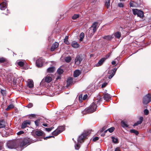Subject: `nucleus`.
I'll return each instance as SVG.
<instances>
[{
    "label": "nucleus",
    "instance_id": "52",
    "mask_svg": "<svg viewBox=\"0 0 151 151\" xmlns=\"http://www.w3.org/2000/svg\"><path fill=\"white\" fill-rule=\"evenodd\" d=\"M88 95L87 94H85L84 95L83 97V100H86L88 98Z\"/></svg>",
    "mask_w": 151,
    "mask_h": 151
},
{
    "label": "nucleus",
    "instance_id": "26",
    "mask_svg": "<svg viewBox=\"0 0 151 151\" xmlns=\"http://www.w3.org/2000/svg\"><path fill=\"white\" fill-rule=\"evenodd\" d=\"M6 125L4 124V122L3 120L0 121V128H4Z\"/></svg>",
    "mask_w": 151,
    "mask_h": 151
},
{
    "label": "nucleus",
    "instance_id": "59",
    "mask_svg": "<svg viewBox=\"0 0 151 151\" xmlns=\"http://www.w3.org/2000/svg\"><path fill=\"white\" fill-rule=\"evenodd\" d=\"M33 106V104H28L26 106V107H27L29 108H30L32 107Z\"/></svg>",
    "mask_w": 151,
    "mask_h": 151
},
{
    "label": "nucleus",
    "instance_id": "6",
    "mask_svg": "<svg viewBox=\"0 0 151 151\" xmlns=\"http://www.w3.org/2000/svg\"><path fill=\"white\" fill-rule=\"evenodd\" d=\"M45 62L44 59L42 58H40L36 61V64L37 66L38 67H41L43 65V63Z\"/></svg>",
    "mask_w": 151,
    "mask_h": 151
},
{
    "label": "nucleus",
    "instance_id": "36",
    "mask_svg": "<svg viewBox=\"0 0 151 151\" xmlns=\"http://www.w3.org/2000/svg\"><path fill=\"white\" fill-rule=\"evenodd\" d=\"M105 5L108 8L110 6V0H106Z\"/></svg>",
    "mask_w": 151,
    "mask_h": 151
},
{
    "label": "nucleus",
    "instance_id": "2",
    "mask_svg": "<svg viewBox=\"0 0 151 151\" xmlns=\"http://www.w3.org/2000/svg\"><path fill=\"white\" fill-rule=\"evenodd\" d=\"M90 134V133L88 132H84L79 137L78 140V142L80 143L83 142L84 140Z\"/></svg>",
    "mask_w": 151,
    "mask_h": 151
},
{
    "label": "nucleus",
    "instance_id": "29",
    "mask_svg": "<svg viewBox=\"0 0 151 151\" xmlns=\"http://www.w3.org/2000/svg\"><path fill=\"white\" fill-rule=\"evenodd\" d=\"M73 79L70 77L69 78L67 81V85L68 86L70 85L72 82Z\"/></svg>",
    "mask_w": 151,
    "mask_h": 151
},
{
    "label": "nucleus",
    "instance_id": "40",
    "mask_svg": "<svg viewBox=\"0 0 151 151\" xmlns=\"http://www.w3.org/2000/svg\"><path fill=\"white\" fill-rule=\"evenodd\" d=\"M40 120L37 119L35 122V124L36 126H38L40 123Z\"/></svg>",
    "mask_w": 151,
    "mask_h": 151
},
{
    "label": "nucleus",
    "instance_id": "49",
    "mask_svg": "<svg viewBox=\"0 0 151 151\" xmlns=\"http://www.w3.org/2000/svg\"><path fill=\"white\" fill-rule=\"evenodd\" d=\"M129 5H130V6H131V7H134L135 6V5L134 4V1H132V2L131 1L129 3Z\"/></svg>",
    "mask_w": 151,
    "mask_h": 151
},
{
    "label": "nucleus",
    "instance_id": "24",
    "mask_svg": "<svg viewBox=\"0 0 151 151\" xmlns=\"http://www.w3.org/2000/svg\"><path fill=\"white\" fill-rule=\"evenodd\" d=\"M16 63L20 67H22L24 66V62L23 61L17 60Z\"/></svg>",
    "mask_w": 151,
    "mask_h": 151
},
{
    "label": "nucleus",
    "instance_id": "50",
    "mask_svg": "<svg viewBox=\"0 0 151 151\" xmlns=\"http://www.w3.org/2000/svg\"><path fill=\"white\" fill-rule=\"evenodd\" d=\"M1 93L3 96H4V95H5L6 94L5 91L1 89Z\"/></svg>",
    "mask_w": 151,
    "mask_h": 151
},
{
    "label": "nucleus",
    "instance_id": "56",
    "mask_svg": "<svg viewBox=\"0 0 151 151\" xmlns=\"http://www.w3.org/2000/svg\"><path fill=\"white\" fill-rule=\"evenodd\" d=\"M140 124L138 121H137L136 123H135L134 125L133 126H135L138 125L139 124Z\"/></svg>",
    "mask_w": 151,
    "mask_h": 151
},
{
    "label": "nucleus",
    "instance_id": "43",
    "mask_svg": "<svg viewBox=\"0 0 151 151\" xmlns=\"http://www.w3.org/2000/svg\"><path fill=\"white\" fill-rule=\"evenodd\" d=\"M79 15L78 14H74L72 17V18L73 19H76L78 17Z\"/></svg>",
    "mask_w": 151,
    "mask_h": 151
},
{
    "label": "nucleus",
    "instance_id": "47",
    "mask_svg": "<svg viewBox=\"0 0 151 151\" xmlns=\"http://www.w3.org/2000/svg\"><path fill=\"white\" fill-rule=\"evenodd\" d=\"M107 127L106 126H104L100 131V133L102 132L106 129Z\"/></svg>",
    "mask_w": 151,
    "mask_h": 151
},
{
    "label": "nucleus",
    "instance_id": "25",
    "mask_svg": "<svg viewBox=\"0 0 151 151\" xmlns=\"http://www.w3.org/2000/svg\"><path fill=\"white\" fill-rule=\"evenodd\" d=\"M111 138L113 142L115 143H117L118 142V139L117 138H115L114 137H111Z\"/></svg>",
    "mask_w": 151,
    "mask_h": 151
},
{
    "label": "nucleus",
    "instance_id": "27",
    "mask_svg": "<svg viewBox=\"0 0 151 151\" xmlns=\"http://www.w3.org/2000/svg\"><path fill=\"white\" fill-rule=\"evenodd\" d=\"M71 60V58L70 57L68 56L66 57L65 58V61L67 63H69Z\"/></svg>",
    "mask_w": 151,
    "mask_h": 151
},
{
    "label": "nucleus",
    "instance_id": "15",
    "mask_svg": "<svg viewBox=\"0 0 151 151\" xmlns=\"http://www.w3.org/2000/svg\"><path fill=\"white\" fill-rule=\"evenodd\" d=\"M105 61L104 58H102L100 60L99 62L96 65V66L98 67L101 65Z\"/></svg>",
    "mask_w": 151,
    "mask_h": 151
},
{
    "label": "nucleus",
    "instance_id": "37",
    "mask_svg": "<svg viewBox=\"0 0 151 151\" xmlns=\"http://www.w3.org/2000/svg\"><path fill=\"white\" fill-rule=\"evenodd\" d=\"M82 94H81L79 96L78 99L80 103H82L83 100L82 98Z\"/></svg>",
    "mask_w": 151,
    "mask_h": 151
},
{
    "label": "nucleus",
    "instance_id": "19",
    "mask_svg": "<svg viewBox=\"0 0 151 151\" xmlns=\"http://www.w3.org/2000/svg\"><path fill=\"white\" fill-rule=\"evenodd\" d=\"M52 80L51 77L49 76H47L45 78V81L46 82L49 83Z\"/></svg>",
    "mask_w": 151,
    "mask_h": 151
},
{
    "label": "nucleus",
    "instance_id": "5",
    "mask_svg": "<svg viewBox=\"0 0 151 151\" xmlns=\"http://www.w3.org/2000/svg\"><path fill=\"white\" fill-rule=\"evenodd\" d=\"M29 139L28 138H24L21 142L20 143V147L21 148H22L26 146L28 144L29 142Z\"/></svg>",
    "mask_w": 151,
    "mask_h": 151
},
{
    "label": "nucleus",
    "instance_id": "16",
    "mask_svg": "<svg viewBox=\"0 0 151 151\" xmlns=\"http://www.w3.org/2000/svg\"><path fill=\"white\" fill-rule=\"evenodd\" d=\"M27 85L29 88H32L34 86V83L33 81L29 80L28 82Z\"/></svg>",
    "mask_w": 151,
    "mask_h": 151
},
{
    "label": "nucleus",
    "instance_id": "8",
    "mask_svg": "<svg viewBox=\"0 0 151 151\" xmlns=\"http://www.w3.org/2000/svg\"><path fill=\"white\" fill-rule=\"evenodd\" d=\"M30 122L29 120H26L24 121L22 124L21 125V128L22 129H24L27 127L28 125L30 124Z\"/></svg>",
    "mask_w": 151,
    "mask_h": 151
},
{
    "label": "nucleus",
    "instance_id": "33",
    "mask_svg": "<svg viewBox=\"0 0 151 151\" xmlns=\"http://www.w3.org/2000/svg\"><path fill=\"white\" fill-rule=\"evenodd\" d=\"M58 130H60V133L63 131L65 129V127L63 126L58 127L57 128Z\"/></svg>",
    "mask_w": 151,
    "mask_h": 151
},
{
    "label": "nucleus",
    "instance_id": "38",
    "mask_svg": "<svg viewBox=\"0 0 151 151\" xmlns=\"http://www.w3.org/2000/svg\"><path fill=\"white\" fill-rule=\"evenodd\" d=\"M6 59L3 57L0 58V63H2L6 62Z\"/></svg>",
    "mask_w": 151,
    "mask_h": 151
},
{
    "label": "nucleus",
    "instance_id": "51",
    "mask_svg": "<svg viewBox=\"0 0 151 151\" xmlns=\"http://www.w3.org/2000/svg\"><path fill=\"white\" fill-rule=\"evenodd\" d=\"M99 139V137H96L93 139V142H96V141L98 140Z\"/></svg>",
    "mask_w": 151,
    "mask_h": 151
},
{
    "label": "nucleus",
    "instance_id": "44",
    "mask_svg": "<svg viewBox=\"0 0 151 151\" xmlns=\"http://www.w3.org/2000/svg\"><path fill=\"white\" fill-rule=\"evenodd\" d=\"M36 116V115L35 114H31L29 115V117L31 119L32 118H35Z\"/></svg>",
    "mask_w": 151,
    "mask_h": 151
},
{
    "label": "nucleus",
    "instance_id": "11",
    "mask_svg": "<svg viewBox=\"0 0 151 151\" xmlns=\"http://www.w3.org/2000/svg\"><path fill=\"white\" fill-rule=\"evenodd\" d=\"M98 24V22H95L93 23L91 27V28H93V30L94 32H96L97 28V26Z\"/></svg>",
    "mask_w": 151,
    "mask_h": 151
},
{
    "label": "nucleus",
    "instance_id": "3",
    "mask_svg": "<svg viewBox=\"0 0 151 151\" xmlns=\"http://www.w3.org/2000/svg\"><path fill=\"white\" fill-rule=\"evenodd\" d=\"M151 102V94L148 93L143 98L142 102L143 104H148Z\"/></svg>",
    "mask_w": 151,
    "mask_h": 151
},
{
    "label": "nucleus",
    "instance_id": "46",
    "mask_svg": "<svg viewBox=\"0 0 151 151\" xmlns=\"http://www.w3.org/2000/svg\"><path fill=\"white\" fill-rule=\"evenodd\" d=\"M139 121H138L141 124L143 120V118L142 116H140L139 118Z\"/></svg>",
    "mask_w": 151,
    "mask_h": 151
},
{
    "label": "nucleus",
    "instance_id": "1",
    "mask_svg": "<svg viewBox=\"0 0 151 151\" xmlns=\"http://www.w3.org/2000/svg\"><path fill=\"white\" fill-rule=\"evenodd\" d=\"M96 104H91L88 108H86L83 111L84 114L87 113H91L93 112L96 111L97 106Z\"/></svg>",
    "mask_w": 151,
    "mask_h": 151
},
{
    "label": "nucleus",
    "instance_id": "57",
    "mask_svg": "<svg viewBox=\"0 0 151 151\" xmlns=\"http://www.w3.org/2000/svg\"><path fill=\"white\" fill-rule=\"evenodd\" d=\"M118 6L120 7H123L124 6L123 4L121 3H119L118 4Z\"/></svg>",
    "mask_w": 151,
    "mask_h": 151
},
{
    "label": "nucleus",
    "instance_id": "53",
    "mask_svg": "<svg viewBox=\"0 0 151 151\" xmlns=\"http://www.w3.org/2000/svg\"><path fill=\"white\" fill-rule=\"evenodd\" d=\"M107 84V83H106V82H105V83H103L101 86V88H103L105 87L106 86Z\"/></svg>",
    "mask_w": 151,
    "mask_h": 151
},
{
    "label": "nucleus",
    "instance_id": "13",
    "mask_svg": "<svg viewBox=\"0 0 151 151\" xmlns=\"http://www.w3.org/2000/svg\"><path fill=\"white\" fill-rule=\"evenodd\" d=\"M96 32H94L91 28H90L88 29V36L89 37H91L93 36Z\"/></svg>",
    "mask_w": 151,
    "mask_h": 151
},
{
    "label": "nucleus",
    "instance_id": "4",
    "mask_svg": "<svg viewBox=\"0 0 151 151\" xmlns=\"http://www.w3.org/2000/svg\"><path fill=\"white\" fill-rule=\"evenodd\" d=\"M132 12L134 15H137L140 18H143L144 17V12L142 11L137 9H133Z\"/></svg>",
    "mask_w": 151,
    "mask_h": 151
},
{
    "label": "nucleus",
    "instance_id": "31",
    "mask_svg": "<svg viewBox=\"0 0 151 151\" xmlns=\"http://www.w3.org/2000/svg\"><path fill=\"white\" fill-rule=\"evenodd\" d=\"M130 132L131 133H134L136 135H137L139 134V132L135 129H131L130 131Z\"/></svg>",
    "mask_w": 151,
    "mask_h": 151
},
{
    "label": "nucleus",
    "instance_id": "32",
    "mask_svg": "<svg viewBox=\"0 0 151 151\" xmlns=\"http://www.w3.org/2000/svg\"><path fill=\"white\" fill-rule=\"evenodd\" d=\"M121 35V33L119 32H117L114 34L115 36L117 38H119Z\"/></svg>",
    "mask_w": 151,
    "mask_h": 151
},
{
    "label": "nucleus",
    "instance_id": "22",
    "mask_svg": "<svg viewBox=\"0 0 151 151\" xmlns=\"http://www.w3.org/2000/svg\"><path fill=\"white\" fill-rule=\"evenodd\" d=\"M121 124L123 128H125L128 127V125L124 121H121Z\"/></svg>",
    "mask_w": 151,
    "mask_h": 151
},
{
    "label": "nucleus",
    "instance_id": "61",
    "mask_svg": "<svg viewBox=\"0 0 151 151\" xmlns=\"http://www.w3.org/2000/svg\"><path fill=\"white\" fill-rule=\"evenodd\" d=\"M111 64L113 65H115L116 64V62L115 61H113L111 62Z\"/></svg>",
    "mask_w": 151,
    "mask_h": 151
},
{
    "label": "nucleus",
    "instance_id": "14",
    "mask_svg": "<svg viewBox=\"0 0 151 151\" xmlns=\"http://www.w3.org/2000/svg\"><path fill=\"white\" fill-rule=\"evenodd\" d=\"M55 68L53 67L49 68L47 70V72L48 73H52L55 70Z\"/></svg>",
    "mask_w": 151,
    "mask_h": 151
},
{
    "label": "nucleus",
    "instance_id": "45",
    "mask_svg": "<svg viewBox=\"0 0 151 151\" xmlns=\"http://www.w3.org/2000/svg\"><path fill=\"white\" fill-rule=\"evenodd\" d=\"M53 127H51L50 128H45L46 131L48 132L50 131L53 128Z\"/></svg>",
    "mask_w": 151,
    "mask_h": 151
},
{
    "label": "nucleus",
    "instance_id": "62",
    "mask_svg": "<svg viewBox=\"0 0 151 151\" xmlns=\"http://www.w3.org/2000/svg\"><path fill=\"white\" fill-rule=\"evenodd\" d=\"M42 125L45 126V127H47L48 126V124H42Z\"/></svg>",
    "mask_w": 151,
    "mask_h": 151
},
{
    "label": "nucleus",
    "instance_id": "58",
    "mask_svg": "<svg viewBox=\"0 0 151 151\" xmlns=\"http://www.w3.org/2000/svg\"><path fill=\"white\" fill-rule=\"evenodd\" d=\"M80 148V146L78 144H76L75 147V149L76 150H78Z\"/></svg>",
    "mask_w": 151,
    "mask_h": 151
},
{
    "label": "nucleus",
    "instance_id": "30",
    "mask_svg": "<svg viewBox=\"0 0 151 151\" xmlns=\"http://www.w3.org/2000/svg\"><path fill=\"white\" fill-rule=\"evenodd\" d=\"M68 36H66L64 40V42L67 45H69V42L68 41Z\"/></svg>",
    "mask_w": 151,
    "mask_h": 151
},
{
    "label": "nucleus",
    "instance_id": "20",
    "mask_svg": "<svg viewBox=\"0 0 151 151\" xmlns=\"http://www.w3.org/2000/svg\"><path fill=\"white\" fill-rule=\"evenodd\" d=\"M104 97L105 100L107 101L110 98V96L107 93H105L104 95Z\"/></svg>",
    "mask_w": 151,
    "mask_h": 151
},
{
    "label": "nucleus",
    "instance_id": "54",
    "mask_svg": "<svg viewBox=\"0 0 151 151\" xmlns=\"http://www.w3.org/2000/svg\"><path fill=\"white\" fill-rule=\"evenodd\" d=\"M110 53H109L108 54L105 56V58H104L105 59V60L107 58H108L109 56H110Z\"/></svg>",
    "mask_w": 151,
    "mask_h": 151
},
{
    "label": "nucleus",
    "instance_id": "9",
    "mask_svg": "<svg viewBox=\"0 0 151 151\" xmlns=\"http://www.w3.org/2000/svg\"><path fill=\"white\" fill-rule=\"evenodd\" d=\"M7 6V4L4 1L0 4V9L2 10H4L6 8Z\"/></svg>",
    "mask_w": 151,
    "mask_h": 151
},
{
    "label": "nucleus",
    "instance_id": "39",
    "mask_svg": "<svg viewBox=\"0 0 151 151\" xmlns=\"http://www.w3.org/2000/svg\"><path fill=\"white\" fill-rule=\"evenodd\" d=\"M115 128L114 127H112L108 129V131L110 133H112L114 131Z\"/></svg>",
    "mask_w": 151,
    "mask_h": 151
},
{
    "label": "nucleus",
    "instance_id": "7",
    "mask_svg": "<svg viewBox=\"0 0 151 151\" xmlns=\"http://www.w3.org/2000/svg\"><path fill=\"white\" fill-rule=\"evenodd\" d=\"M82 60V57L80 55H77L75 59V64L76 65H79Z\"/></svg>",
    "mask_w": 151,
    "mask_h": 151
},
{
    "label": "nucleus",
    "instance_id": "21",
    "mask_svg": "<svg viewBox=\"0 0 151 151\" xmlns=\"http://www.w3.org/2000/svg\"><path fill=\"white\" fill-rule=\"evenodd\" d=\"M80 74L79 70H76L74 71V72L73 76L75 77H76L78 76Z\"/></svg>",
    "mask_w": 151,
    "mask_h": 151
},
{
    "label": "nucleus",
    "instance_id": "63",
    "mask_svg": "<svg viewBox=\"0 0 151 151\" xmlns=\"http://www.w3.org/2000/svg\"><path fill=\"white\" fill-rule=\"evenodd\" d=\"M114 151H119V148H116V149Z\"/></svg>",
    "mask_w": 151,
    "mask_h": 151
},
{
    "label": "nucleus",
    "instance_id": "18",
    "mask_svg": "<svg viewBox=\"0 0 151 151\" xmlns=\"http://www.w3.org/2000/svg\"><path fill=\"white\" fill-rule=\"evenodd\" d=\"M60 133V130H58V129H56L52 133V134L55 136H57Z\"/></svg>",
    "mask_w": 151,
    "mask_h": 151
},
{
    "label": "nucleus",
    "instance_id": "28",
    "mask_svg": "<svg viewBox=\"0 0 151 151\" xmlns=\"http://www.w3.org/2000/svg\"><path fill=\"white\" fill-rule=\"evenodd\" d=\"M103 39L106 40H111L112 38V36L111 35H107L104 36L103 37Z\"/></svg>",
    "mask_w": 151,
    "mask_h": 151
},
{
    "label": "nucleus",
    "instance_id": "48",
    "mask_svg": "<svg viewBox=\"0 0 151 151\" xmlns=\"http://www.w3.org/2000/svg\"><path fill=\"white\" fill-rule=\"evenodd\" d=\"M24 132L23 131H20L19 132H18L17 133V134L18 135H19L21 134H24Z\"/></svg>",
    "mask_w": 151,
    "mask_h": 151
},
{
    "label": "nucleus",
    "instance_id": "60",
    "mask_svg": "<svg viewBox=\"0 0 151 151\" xmlns=\"http://www.w3.org/2000/svg\"><path fill=\"white\" fill-rule=\"evenodd\" d=\"M117 69L116 68H114L112 70H111V72H114V73L115 74L116 72V71L117 70Z\"/></svg>",
    "mask_w": 151,
    "mask_h": 151
},
{
    "label": "nucleus",
    "instance_id": "64",
    "mask_svg": "<svg viewBox=\"0 0 151 151\" xmlns=\"http://www.w3.org/2000/svg\"><path fill=\"white\" fill-rule=\"evenodd\" d=\"M101 136L104 137L105 136V134L104 133V134H101Z\"/></svg>",
    "mask_w": 151,
    "mask_h": 151
},
{
    "label": "nucleus",
    "instance_id": "55",
    "mask_svg": "<svg viewBox=\"0 0 151 151\" xmlns=\"http://www.w3.org/2000/svg\"><path fill=\"white\" fill-rule=\"evenodd\" d=\"M52 137L54 138V136H47V137H45L44 138V139L45 140H46V139H47L50 138H52Z\"/></svg>",
    "mask_w": 151,
    "mask_h": 151
},
{
    "label": "nucleus",
    "instance_id": "17",
    "mask_svg": "<svg viewBox=\"0 0 151 151\" xmlns=\"http://www.w3.org/2000/svg\"><path fill=\"white\" fill-rule=\"evenodd\" d=\"M71 45L73 47L75 48H78L79 46L77 42L76 41L73 42L71 43Z\"/></svg>",
    "mask_w": 151,
    "mask_h": 151
},
{
    "label": "nucleus",
    "instance_id": "42",
    "mask_svg": "<svg viewBox=\"0 0 151 151\" xmlns=\"http://www.w3.org/2000/svg\"><path fill=\"white\" fill-rule=\"evenodd\" d=\"M110 73H111V74L109 77V79L112 78L115 74L114 73V72H111V71Z\"/></svg>",
    "mask_w": 151,
    "mask_h": 151
},
{
    "label": "nucleus",
    "instance_id": "12",
    "mask_svg": "<svg viewBox=\"0 0 151 151\" xmlns=\"http://www.w3.org/2000/svg\"><path fill=\"white\" fill-rule=\"evenodd\" d=\"M35 134L37 136H40L42 135L43 134V131L40 130L39 131L38 130H35L34 131Z\"/></svg>",
    "mask_w": 151,
    "mask_h": 151
},
{
    "label": "nucleus",
    "instance_id": "34",
    "mask_svg": "<svg viewBox=\"0 0 151 151\" xmlns=\"http://www.w3.org/2000/svg\"><path fill=\"white\" fill-rule=\"evenodd\" d=\"M79 37H80V42L82 41L83 40V39L84 37V33L83 32H81L80 34Z\"/></svg>",
    "mask_w": 151,
    "mask_h": 151
},
{
    "label": "nucleus",
    "instance_id": "23",
    "mask_svg": "<svg viewBox=\"0 0 151 151\" xmlns=\"http://www.w3.org/2000/svg\"><path fill=\"white\" fill-rule=\"evenodd\" d=\"M14 107V104H9V106H8L7 108L5 109V110L6 111H9L10 110L13 109Z\"/></svg>",
    "mask_w": 151,
    "mask_h": 151
},
{
    "label": "nucleus",
    "instance_id": "10",
    "mask_svg": "<svg viewBox=\"0 0 151 151\" xmlns=\"http://www.w3.org/2000/svg\"><path fill=\"white\" fill-rule=\"evenodd\" d=\"M58 46V43L55 42L53 44L50 49L51 51H53L55 49L57 48Z\"/></svg>",
    "mask_w": 151,
    "mask_h": 151
},
{
    "label": "nucleus",
    "instance_id": "35",
    "mask_svg": "<svg viewBox=\"0 0 151 151\" xmlns=\"http://www.w3.org/2000/svg\"><path fill=\"white\" fill-rule=\"evenodd\" d=\"M63 72L64 71L63 70L60 68H59L57 71L58 73L59 74H62Z\"/></svg>",
    "mask_w": 151,
    "mask_h": 151
},
{
    "label": "nucleus",
    "instance_id": "41",
    "mask_svg": "<svg viewBox=\"0 0 151 151\" xmlns=\"http://www.w3.org/2000/svg\"><path fill=\"white\" fill-rule=\"evenodd\" d=\"M144 113L145 115H147L149 113V111L147 109H145L144 111Z\"/></svg>",
    "mask_w": 151,
    "mask_h": 151
}]
</instances>
